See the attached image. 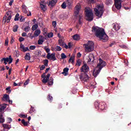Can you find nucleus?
<instances>
[{
    "instance_id": "nucleus-19",
    "label": "nucleus",
    "mask_w": 131,
    "mask_h": 131,
    "mask_svg": "<svg viewBox=\"0 0 131 131\" xmlns=\"http://www.w3.org/2000/svg\"><path fill=\"white\" fill-rule=\"evenodd\" d=\"M113 28L116 31H118V30L120 29V26L118 25H116L115 24H113Z\"/></svg>"
},
{
    "instance_id": "nucleus-33",
    "label": "nucleus",
    "mask_w": 131,
    "mask_h": 131,
    "mask_svg": "<svg viewBox=\"0 0 131 131\" xmlns=\"http://www.w3.org/2000/svg\"><path fill=\"white\" fill-rule=\"evenodd\" d=\"M37 28H38V25H37V24H35L32 26V30H33V31H34V30H36Z\"/></svg>"
},
{
    "instance_id": "nucleus-51",
    "label": "nucleus",
    "mask_w": 131,
    "mask_h": 131,
    "mask_svg": "<svg viewBox=\"0 0 131 131\" xmlns=\"http://www.w3.org/2000/svg\"><path fill=\"white\" fill-rule=\"evenodd\" d=\"M58 45H59V46H64V43L62 40H59Z\"/></svg>"
},
{
    "instance_id": "nucleus-44",
    "label": "nucleus",
    "mask_w": 131,
    "mask_h": 131,
    "mask_svg": "<svg viewBox=\"0 0 131 131\" xmlns=\"http://www.w3.org/2000/svg\"><path fill=\"white\" fill-rule=\"evenodd\" d=\"M56 51H58V52H60V51L62 50V48L60 46H56L55 47Z\"/></svg>"
},
{
    "instance_id": "nucleus-21",
    "label": "nucleus",
    "mask_w": 131,
    "mask_h": 131,
    "mask_svg": "<svg viewBox=\"0 0 131 131\" xmlns=\"http://www.w3.org/2000/svg\"><path fill=\"white\" fill-rule=\"evenodd\" d=\"M73 38L74 39V40H79V39H80V36L76 34L73 36Z\"/></svg>"
},
{
    "instance_id": "nucleus-20",
    "label": "nucleus",
    "mask_w": 131,
    "mask_h": 131,
    "mask_svg": "<svg viewBox=\"0 0 131 131\" xmlns=\"http://www.w3.org/2000/svg\"><path fill=\"white\" fill-rule=\"evenodd\" d=\"M105 108H106V106H105V103L101 102L99 105V109H100V110H104Z\"/></svg>"
},
{
    "instance_id": "nucleus-56",
    "label": "nucleus",
    "mask_w": 131,
    "mask_h": 131,
    "mask_svg": "<svg viewBox=\"0 0 131 131\" xmlns=\"http://www.w3.org/2000/svg\"><path fill=\"white\" fill-rule=\"evenodd\" d=\"M6 91H8V93H11V86H8L6 88Z\"/></svg>"
},
{
    "instance_id": "nucleus-27",
    "label": "nucleus",
    "mask_w": 131,
    "mask_h": 131,
    "mask_svg": "<svg viewBox=\"0 0 131 131\" xmlns=\"http://www.w3.org/2000/svg\"><path fill=\"white\" fill-rule=\"evenodd\" d=\"M53 83H54V79L51 77L48 81V85H53Z\"/></svg>"
},
{
    "instance_id": "nucleus-52",
    "label": "nucleus",
    "mask_w": 131,
    "mask_h": 131,
    "mask_svg": "<svg viewBox=\"0 0 131 131\" xmlns=\"http://www.w3.org/2000/svg\"><path fill=\"white\" fill-rule=\"evenodd\" d=\"M44 49L45 50L46 52H47L48 54L50 53L51 49H50L49 48H48L47 47L44 48Z\"/></svg>"
},
{
    "instance_id": "nucleus-28",
    "label": "nucleus",
    "mask_w": 131,
    "mask_h": 131,
    "mask_svg": "<svg viewBox=\"0 0 131 131\" xmlns=\"http://www.w3.org/2000/svg\"><path fill=\"white\" fill-rule=\"evenodd\" d=\"M5 122V118L3 116V114L0 113V123Z\"/></svg>"
},
{
    "instance_id": "nucleus-55",
    "label": "nucleus",
    "mask_w": 131,
    "mask_h": 131,
    "mask_svg": "<svg viewBox=\"0 0 131 131\" xmlns=\"http://www.w3.org/2000/svg\"><path fill=\"white\" fill-rule=\"evenodd\" d=\"M29 81H30V80L27 79L24 83V85H27L29 83Z\"/></svg>"
},
{
    "instance_id": "nucleus-16",
    "label": "nucleus",
    "mask_w": 131,
    "mask_h": 131,
    "mask_svg": "<svg viewBox=\"0 0 131 131\" xmlns=\"http://www.w3.org/2000/svg\"><path fill=\"white\" fill-rule=\"evenodd\" d=\"M3 101H5L7 102H9L10 104H12V101L10 100V97H9V95L8 94H5L3 96Z\"/></svg>"
},
{
    "instance_id": "nucleus-5",
    "label": "nucleus",
    "mask_w": 131,
    "mask_h": 131,
    "mask_svg": "<svg viewBox=\"0 0 131 131\" xmlns=\"http://www.w3.org/2000/svg\"><path fill=\"white\" fill-rule=\"evenodd\" d=\"M11 11H8L7 12V16H4L3 17V22H4V23H6V22H7V23H9V22H10L11 19H12V15H11Z\"/></svg>"
},
{
    "instance_id": "nucleus-50",
    "label": "nucleus",
    "mask_w": 131,
    "mask_h": 131,
    "mask_svg": "<svg viewBox=\"0 0 131 131\" xmlns=\"http://www.w3.org/2000/svg\"><path fill=\"white\" fill-rule=\"evenodd\" d=\"M20 48L21 49V50H23V52H24L25 50V46H24L23 44H20Z\"/></svg>"
},
{
    "instance_id": "nucleus-4",
    "label": "nucleus",
    "mask_w": 131,
    "mask_h": 131,
    "mask_svg": "<svg viewBox=\"0 0 131 131\" xmlns=\"http://www.w3.org/2000/svg\"><path fill=\"white\" fill-rule=\"evenodd\" d=\"M85 12L86 13V19L87 21H93L94 20V13H93V11L91 10L86 9Z\"/></svg>"
},
{
    "instance_id": "nucleus-2",
    "label": "nucleus",
    "mask_w": 131,
    "mask_h": 131,
    "mask_svg": "<svg viewBox=\"0 0 131 131\" xmlns=\"http://www.w3.org/2000/svg\"><path fill=\"white\" fill-rule=\"evenodd\" d=\"M83 47H84L86 52L90 53L94 51L95 49V43L92 41H89L87 43L83 45Z\"/></svg>"
},
{
    "instance_id": "nucleus-58",
    "label": "nucleus",
    "mask_w": 131,
    "mask_h": 131,
    "mask_svg": "<svg viewBox=\"0 0 131 131\" xmlns=\"http://www.w3.org/2000/svg\"><path fill=\"white\" fill-rule=\"evenodd\" d=\"M24 39H25L24 38H23V37H19V41L21 42H22V41H24Z\"/></svg>"
},
{
    "instance_id": "nucleus-14",
    "label": "nucleus",
    "mask_w": 131,
    "mask_h": 131,
    "mask_svg": "<svg viewBox=\"0 0 131 131\" xmlns=\"http://www.w3.org/2000/svg\"><path fill=\"white\" fill-rule=\"evenodd\" d=\"M101 72V70L99 69L98 68L96 67L95 69L93 70V75L94 77H96V76H98V74Z\"/></svg>"
},
{
    "instance_id": "nucleus-11",
    "label": "nucleus",
    "mask_w": 131,
    "mask_h": 131,
    "mask_svg": "<svg viewBox=\"0 0 131 131\" xmlns=\"http://www.w3.org/2000/svg\"><path fill=\"white\" fill-rule=\"evenodd\" d=\"M81 72H83V73H86V72H89V70H90V68L88 66L86 63H84L82 67L80 69Z\"/></svg>"
},
{
    "instance_id": "nucleus-39",
    "label": "nucleus",
    "mask_w": 131,
    "mask_h": 131,
    "mask_svg": "<svg viewBox=\"0 0 131 131\" xmlns=\"http://www.w3.org/2000/svg\"><path fill=\"white\" fill-rule=\"evenodd\" d=\"M69 71V69L68 68H65L64 69H63V72H62V74H66L68 71Z\"/></svg>"
},
{
    "instance_id": "nucleus-24",
    "label": "nucleus",
    "mask_w": 131,
    "mask_h": 131,
    "mask_svg": "<svg viewBox=\"0 0 131 131\" xmlns=\"http://www.w3.org/2000/svg\"><path fill=\"white\" fill-rule=\"evenodd\" d=\"M57 2H58V0H52L49 2V5H50L51 7H54V6L57 4Z\"/></svg>"
},
{
    "instance_id": "nucleus-8",
    "label": "nucleus",
    "mask_w": 131,
    "mask_h": 131,
    "mask_svg": "<svg viewBox=\"0 0 131 131\" xmlns=\"http://www.w3.org/2000/svg\"><path fill=\"white\" fill-rule=\"evenodd\" d=\"M79 78L80 80H83V81H88L89 80V76L86 73H83L80 75Z\"/></svg>"
},
{
    "instance_id": "nucleus-7",
    "label": "nucleus",
    "mask_w": 131,
    "mask_h": 131,
    "mask_svg": "<svg viewBox=\"0 0 131 131\" xmlns=\"http://www.w3.org/2000/svg\"><path fill=\"white\" fill-rule=\"evenodd\" d=\"M46 74L44 73L41 75V77L42 78H43L42 80V82H43V83H47V82H48V81H49V80L50 79V76H51L50 74H48L46 76Z\"/></svg>"
},
{
    "instance_id": "nucleus-54",
    "label": "nucleus",
    "mask_w": 131,
    "mask_h": 131,
    "mask_svg": "<svg viewBox=\"0 0 131 131\" xmlns=\"http://www.w3.org/2000/svg\"><path fill=\"white\" fill-rule=\"evenodd\" d=\"M120 48L122 49H127V47L126 46L123 45H119Z\"/></svg>"
},
{
    "instance_id": "nucleus-60",
    "label": "nucleus",
    "mask_w": 131,
    "mask_h": 131,
    "mask_svg": "<svg viewBox=\"0 0 131 131\" xmlns=\"http://www.w3.org/2000/svg\"><path fill=\"white\" fill-rule=\"evenodd\" d=\"M12 118H8V123H11V122H12Z\"/></svg>"
},
{
    "instance_id": "nucleus-48",
    "label": "nucleus",
    "mask_w": 131,
    "mask_h": 131,
    "mask_svg": "<svg viewBox=\"0 0 131 131\" xmlns=\"http://www.w3.org/2000/svg\"><path fill=\"white\" fill-rule=\"evenodd\" d=\"M48 37L51 38V37H53V36H54V34L52 32L49 33L48 34Z\"/></svg>"
},
{
    "instance_id": "nucleus-37",
    "label": "nucleus",
    "mask_w": 131,
    "mask_h": 131,
    "mask_svg": "<svg viewBox=\"0 0 131 131\" xmlns=\"http://www.w3.org/2000/svg\"><path fill=\"white\" fill-rule=\"evenodd\" d=\"M13 32H17L18 31V26L15 25L13 27Z\"/></svg>"
},
{
    "instance_id": "nucleus-49",
    "label": "nucleus",
    "mask_w": 131,
    "mask_h": 131,
    "mask_svg": "<svg viewBox=\"0 0 131 131\" xmlns=\"http://www.w3.org/2000/svg\"><path fill=\"white\" fill-rule=\"evenodd\" d=\"M81 64V61L80 59H78L77 60L76 65H78V66H80Z\"/></svg>"
},
{
    "instance_id": "nucleus-42",
    "label": "nucleus",
    "mask_w": 131,
    "mask_h": 131,
    "mask_svg": "<svg viewBox=\"0 0 131 131\" xmlns=\"http://www.w3.org/2000/svg\"><path fill=\"white\" fill-rule=\"evenodd\" d=\"M30 30V27H29V26L26 27L25 28V31L26 32H29V31Z\"/></svg>"
},
{
    "instance_id": "nucleus-32",
    "label": "nucleus",
    "mask_w": 131,
    "mask_h": 131,
    "mask_svg": "<svg viewBox=\"0 0 131 131\" xmlns=\"http://www.w3.org/2000/svg\"><path fill=\"white\" fill-rule=\"evenodd\" d=\"M3 126L4 128H6L7 129H10V128H11V126L7 124H3Z\"/></svg>"
},
{
    "instance_id": "nucleus-64",
    "label": "nucleus",
    "mask_w": 131,
    "mask_h": 131,
    "mask_svg": "<svg viewBox=\"0 0 131 131\" xmlns=\"http://www.w3.org/2000/svg\"><path fill=\"white\" fill-rule=\"evenodd\" d=\"M27 51H29V48H28V47H26L25 48V50H24V52H27Z\"/></svg>"
},
{
    "instance_id": "nucleus-12",
    "label": "nucleus",
    "mask_w": 131,
    "mask_h": 131,
    "mask_svg": "<svg viewBox=\"0 0 131 131\" xmlns=\"http://www.w3.org/2000/svg\"><path fill=\"white\" fill-rule=\"evenodd\" d=\"M81 7L80 6V4L79 3L77 4V5L75 7V11L74 14L76 17L78 16V14H79V11H80Z\"/></svg>"
},
{
    "instance_id": "nucleus-13",
    "label": "nucleus",
    "mask_w": 131,
    "mask_h": 131,
    "mask_svg": "<svg viewBox=\"0 0 131 131\" xmlns=\"http://www.w3.org/2000/svg\"><path fill=\"white\" fill-rule=\"evenodd\" d=\"M115 1V6L117 9V10H120L121 9V0H114Z\"/></svg>"
},
{
    "instance_id": "nucleus-43",
    "label": "nucleus",
    "mask_w": 131,
    "mask_h": 131,
    "mask_svg": "<svg viewBox=\"0 0 131 131\" xmlns=\"http://www.w3.org/2000/svg\"><path fill=\"white\" fill-rule=\"evenodd\" d=\"M19 20V14L17 13L14 18V21H18Z\"/></svg>"
},
{
    "instance_id": "nucleus-35",
    "label": "nucleus",
    "mask_w": 131,
    "mask_h": 131,
    "mask_svg": "<svg viewBox=\"0 0 131 131\" xmlns=\"http://www.w3.org/2000/svg\"><path fill=\"white\" fill-rule=\"evenodd\" d=\"M21 123L24 124L25 126H27V125H28V122L25 121V120L24 119L21 120Z\"/></svg>"
},
{
    "instance_id": "nucleus-41",
    "label": "nucleus",
    "mask_w": 131,
    "mask_h": 131,
    "mask_svg": "<svg viewBox=\"0 0 131 131\" xmlns=\"http://www.w3.org/2000/svg\"><path fill=\"white\" fill-rule=\"evenodd\" d=\"M72 4V0H67V5H68V6H69V7H70V6H71Z\"/></svg>"
},
{
    "instance_id": "nucleus-63",
    "label": "nucleus",
    "mask_w": 131,
    "mask_h": 131,
    "mask_svg": "<svg viewBox=\"0 0 131 131\" xmlns=\"http://www.w3.org/2000/svg\"><path fill=\"white\" fill-rule=\"evenodd\" d=\"M21 35L23 37L27 36V33H26V32H24V33H22Z\"/></svg>"
},
{
    "instance_id": "nucleus-22",
    "label": "nucleus",
    "mask_w": 131,
    "mask_h": 131,
    "mask_svg": "<svg viewBox=\"0 0 131 131\" xmlns=\"http://www.w3.org/2000/svg\"><path fill=\"white\" fill-rule=\"evenodd\" d=\"M40 7L42 11H46V10H47L46 6L43 4V2H41V3H40Z\"/></svg>"
},
{
    "instance_id": "nucleus-1",
    "label": "nucleus",
    "mask_w": 131,
    "mask_h": 131,
    "mask_svg": "<svg viewBox=\"0 0 131 131\" xmlns=\"http://www.w3.org/2000/svg\"><path fill=\"white\" fill-rule=\"evenodd\" d=\"M92 31L95 33L97 37H99L100 40L105 42L108 40V36L105 33V30L103 28H99V27H93Z\"/></svg>"
},
{
    "instance_id": "nucleus-31",
    "label": "nucleus",
    "mask_w": 131,
    "mask_h": 131,
    "mask_svg": "<svg viewBox=\"0 0 131 131\" xmlns=\"http://www.w3.org/2000/svg\"><path fill=\"white\" fill-rule=\"evenodd\" d=\"M83 16L81 15H79V21H78V24H79V25H81L82 23V17Z\"/></svg>"
},
{
    "instance_id": "nucleus-3",
    "label": "nucleus",
    "mask_w": 131,
    "mask_h": 131,
    "mask_svg": "<svg viewBox=\"0 0 131 131\" xmlns=\"http://www.w3.org/2000/svg\"><path fill=\"white\" fill-rule=\"evenodd\" d=\"M94 11L97 17L101 18V17L103 16V14H104V9L103 8V6L97 5V8L94 9Z\"/></svg>"
},
{
    "instance_id": "nucleus-59",
    "label": "nucleus",
    "mask_w": 131,
    "mask_h": 131,
    "mask_svg": "<svg viewBox=\"0 0 131 131\" xmlns=\"http://www.w3.org/2000/svg\"><path fill=\"white\" fill-rule=\"evenodd\" d=\"M46 68V66L42 65L41 67L40 68V70H43Z\"/></svg>"
},
{
    "instance_id": "nucleus-62",
    "label": "nucleus",
    "mask_w": 131,
    "mask_h": 131,
    "mask_svg": "<svg viewBox=\"0 0 131 131\" xmlns=\"http://www.w3.org/2000/svg\"><path fill=\"white\" fill-rule=\"evenodd\" d=\"M14 41H15V40H14V38L13 37H12L11 40L10 41V43L12 45L13 43V42H14Z\"/></svg>"
},
{
    "instance_id": "nucleus-17",
    "label": "nucleus",
    "mask_w": 131,
    "mask_h": 131,
    "mask_svg": "<svg viewBox=\"0 0 131 131\" xmlns=\"http://www.w3.org/2000/svg\"><path fill=\"white\" fill-rule=\"evenodd\" d=\"M89 59H88V62H94L95 61V56H94V54H90L89 55Z\"/></svg>"
},
{
    "instance_id": "nucleus-6",
    "label": "nucleus",
    "mask_w": 131,
    "mask_h": 131,
    "mask_svg": "<svg viewBox=\"0 0 131 131\" xmlns=\"http://www.w3.org/2000/svg\"><path fill=\"white\" fill-rule=\"evenodd\" d=\"M1 61L2 62H4V63L5 64V65H7L8 62H9V64H11V63L13 62V58H12V56L10 55L9 57L2 58Z\"/></svg>"
},
{
    "instance_id": "nucleus-25",
    "label": "nucleus",
    "mask_w": 131,
    "mask_h": 131,
    "mask_svg": "<svg viewBox=\"0 0 131 131\" xmlns=\"http://www.w3.org/2000/svg\"><path fill=\"white\" fill-rule=\"evenodd\" d=\"M35 36H36V37H37V36H38V35H39V34H40V29H37L34 33Z\"/></svg>"
},
{
    "instance_id": "nucleus-15",
    "label": "nucleus",
    "mask_w": 131,
    "mask_h": 131,
    "mask_svg": "<svg viewBox=\"0 0 131 131\" xmlns=\"http://www.w3.org/2000/svg\"><path fill=\"white\" fill-rule=\"evenodd\" d=\"M23 13H25L27 14L28 16H31V12H29L27 11V7H26L25 5H23Z\"/></svg>"
},
{
    "instance_id": "nucleus-9",
    "label": "nucleus",
    "mask_w": 131,
    "mask_h": 131,
    "mask_svg": "<svg viewBox=\"0 0 131 131\" xmlns=\"http://www.w3.org/2000/svg\"><path fill=\"white\" fill-rule=\"evenodd\" d=\"M105 66H106V62L102 60V59L99 58V62L96 67L100 69V70H102V68L105 67Z\"/></svg>"
},
{
    "instance_id": "nucleus-40",
    "label": "nucleus",
    "mask_w": 131,
    "mask_h": 131,
    "mask_svg": "<svg viewBox=\"0 0 131 131\" xmlns=\"http://www.w3.org/2000/svg\"><path fill=\"white\" fill-rule=\"evenodd\" d=\"M48 101H50V102H52L53 101V97L50 94L48 95Z\"/></svg>"
},
{
    "instance_id": "nucleus-26",
    "label": "nucleus",
    "mask_w": 131,
    "mask_h": 131,
    "mask_svg": "<svg viewBox=\"0 0 131 131\" xmlns=\"http://www.w3.org/2000/svg\"><path fill=\"white\" fill-rule=\"evenodd\" d=\"M94 105L95 106L96 109H100V103L98 101H95L94 103Z\"/></svg>"
},
{
    "instance_id": "nucleus-47",
    "label": "nucleus",
    "mask_w": 131,
    "mask_h": 131,
    "mask_svg": "<svg viewBox=\"0 0 131 131\" xmlns=\"http://www.w3.org/2000/svg\"><path fill=\"white\" fill-rule=\"evenodd\" d=\"M49 64V60L48 59L44 60V66H48Z\"/></svg>"
},
{
    "instance_id": "nucleus-57",
    "label": "nucleus",
    "mask_w": 131,
    "mask_h": 131,
    "mask_svg": "<svg viewBox=\"0 0 131 131\" xmlns=\"http://www.w3.org/2000/svg\"><path fill=\"white\" fill-rule=\"evenodd\" d=\"M52 25L54 27H56V25H57V22H56V21H52Z\"/></svg>"
},
{
    "instance_id": "nucleus-36",
    "label": "nucleus",
    "mask_w": 131,
    "mask_h": 131,
    "mask_svg": "<svg viewBox=\"0 0 131 131\" xmlns=\"http://www.w3.org/2000/svg\"><path fill=\"white\" fill-rule=\"evenodd\" d=\"M60 57L61 59H62V60L64 59H66V58H67V56H66V55H65V53H64L61 54Z\"/></svg>"
},
{
    "instance_id": "nucleus-10",
    "label": "nucleus",
    "mask_w": 131,
    "mask_h": 131,
    "mask_svg": "<svg viewBox=\"0 0 131 131\" xmlns=\"http://www.w3.org/2000/svg\"><path fill=\"white\" fill-rule=\"evenodd\" d=\"M47 58L49 60H52V61H56L57 58H56V53H48L47 55Z\"/></svg>"
},
{
    "instance_id": "nucleus-61",
    "label": "nucleus",
    "mask_w": 131,
    "mask_h": 131,
    "mask_svg": "<svg viewBox=\"0 0 131 131\" xmlns=\"http://www.w3.org/2000/svg\"><path fill=\"white\" fill-rule=\"evenodd\" d=\"M8 45H9V40L8 39H6L5 40V46H8Z\"/></svg>"
},
{
    "instance_id": "nucleus-45",
    "label": "nucleus",
    "mask_w": 131,
    "mask_h": 131,
    "mask_svg": "<svg viewBox=\"0 0 131 131\" xmlns=\"http://www.w3.org/2000/svg\"><path fill=\"white\" fill-rule=\"evenodd\" d=\"M36 56H40L41 55V51L40 50H37L36 51Z\"/></svg>"
},
{
    "instance_id": "nucleus-23",
    "label": "nucleus",
    "mask_w": 131,
    "mask_h": 131,
    "mask_svg": "<svg viewBox=\"0 0 131 131\" xmlns=\"http://www.w3.org/2000/svg\"><path fill=\"white\" fill-rule=\"evenodd\" d=\"M7 108V106L4 104L0 105V112L1 113H3L4 110Z\"/></svg>"
},
{
    "instance_id": "nucleus-53",
    "label": "nucleus",
    "mask_w": 131,
    "mask_h": 131,
    "mask_svg": "<svg viewBox=\"0 0 131 131\" xmlns=\"http://www.w3.org/2000/svg\"><path fill=\"white\" fill-rule=\"evenodd\" d=\"M61 8L62 9H66V3L65 2H63L61 5Z\"/></svg>"
},
{
    "instance_id": "nucleus-29",
    "label": "nucleus",
    "mask_w": 131,
    "mask_h": 131,
    "mask_svg": "<svg viewBox=\"0 0 131 131\" xmlns=\"http://www.w3.org/2000/svg\"><path fill=\"white\" fill-rule=\"evenodd\" d=\"M74 58L75 56L74 55L71 56L69 60V63H71V62H72V64H73L74 63Z\"/></svg>"
},
{
    "instance_id": "nucleus-38",
    "label": "nucleus",
    "mask_w": 131,
    "mask_h": 131,
    "mask_svg": "<svg viewBox=\"0 0 131 131\" xmlns=\"http://www.w3.org/2000/svg\"><path fill=\"white\" fill-rule=\"evenodd\" d=\"M105 3L106 5H107V6H109V5H111V4H113V2L112 1V0H106Z\"/></svg>"
},
{
    "instance_id": "nucleus-46",
    "label": "nucleus",
    "mask_w": 131,
    "mask_h": 131,
    "mask_svg": "<svg viewBox=\"0 0 131 131\" xmlns=\"http://www.w3.org/2000/svg\"><path fill=\"white\" fill-rule=\"evenodd\" d=\"M36 48V46H30L29 47V50H32V51L35 50V48Z\"/></svg>"
},
{
    "instance_id": "nucleus-34",
    "label": "nucleus",
    "mask_w": 131,
    "mask_h": 131,
    "mask_svg": "<svg viewBox=\"0 0 131 131\" xmlns=\"http://www.w3.org/2000/svg\"><path fill=\"white\" fill-rule=\"evenodd\" d=\"M29 112L30 113V114H31L32 113H33V112H35V109H34V107L31 106Z\"/></svg>"
},
{
    "instance_id": "nucleus-18",
    "label": "nucleus",
    "mask_w": 131,
    "mask_h": 131,
    "mask_svg": "<svg viewBox=\"0 0 131 131\" xmlns=\"http://www.w3.org/2000/svg\"><path fill=\"white\" fill-rule=\"evenodd\" d=\"M39 40H38V45H42L43 43V37L41 35L39 36Z\"/></svg>"
},
{
    "instance_id": "nucleus-30",
    "label": "nucleus",
    "mask_w": 131,
    "mask_h": 131,
    "mask_svg": "<svg viewBox=\"0 0 131 131\" xmlns=\"http://www.w3.org/2000/svg\"><path fill=\"white\" fill-rule=\"evenodd\" d=\"M25 59L27 60L28 61H30V53H27L25 56Z\"/></svg>"
}]
</instances>
